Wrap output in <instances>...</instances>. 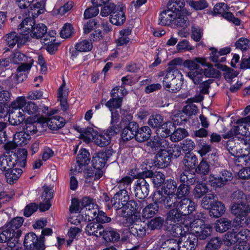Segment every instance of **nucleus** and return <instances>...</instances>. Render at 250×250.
<instances>
[{"mask_svg":"<svg viewBox=\"0 0 250 250\" xmlns=\"http://www.w3.org/2000/svg\"><path fill=\"white\" fill-rule=\"evenodd\" d=\"M30 139V135L23 131L16 133L14 136L13 141L17 145L22 146L26 145Z\"/></svg>","mask_w":250,"mask_h":250,"instance_id":"obj_38","label":"nucleus"},{"mask_svg":"<svg viewBox=\"0 0 250 250\" xmlns=\"http://www.w3.org/2000/svg\"><path fill=\"white\" fill-rule=\"evenodd\" d=\"M188 23V19L183 12L176 14L173 20V26L177 27L185 28Z\"/></svg>","mask_w":250,"mask_h":250,"instance_id":"obj_39","label":"nucleus"},{"mask_svg":"<svg viewBox=\"0 0 250 250\" xmlns=\"http://www.w3.org/2000/svg\"><path fill=\"white\" fill-rule=\"evenodd\" d=\"M222 244V240L220 238H212L207 243L205 250H218L221 247Z\"/></svg>","mask_w":250,"mask_h":250,"instance_id":"obj_58","label":"nucleus"},{"mask_svg":"<svg viewBox=\"0 0 250 250\" xmlns=\"http://www.w3.org/2000/svg\"><path fill=\"white\" fill-rule=\"evenodd\" d=\"M185 2L184 0H170L167 3V9L173 12L176 14L181 13L180 10L184 7Z\"/></svg>","mask_w":250,"mask_h":250,"instance_id":"obj_47","label":"nucleus"},{"mask_svg":"<svg viewBox=\"0 0 250 250\" xmlns=\"http://www.w3.org/2000/svg\"><path fill=\"white\" fill-rule=\"evenodd\" d=\"M22 173V169L18 167L8 170L5 174L7 182L10 184H13L18 180Z\"/></svg>","mask_w":250,"mask_h":250,"instance_id":"obj_34","label":"nucleus"},{"mask_svg":"<svg viewBox=\"0 0 250 250\" xmlns=\"http://www.w3.org/2000/svg\"><path fill=\"white\" fill-rule=\"evenodd\" d=\"M250 212L249 204L246 202L231 205V212L236 217V220L240 219L243 221Z\"/></svg>","mask_w":250,"mask_h":250,"instance_id":"obj_13","label":"nucleus"},{"mask_svg":"<svg viewBox=\"0 0 250 250\" xmlns=\"http://www.w3.org/2000/svg\"><path fill=\"white\" fill-rule=\"evenodd\" d=\"M146 225L142 226L139 224H134L130 228V232L136 237L142 238L146 235Z\"/></svg>","mask_w":250,"mask_h":250,"instance_id":"obj_48","label":"nucleus"},{"mask_svg":"<svg viewBox=\"0 0 250 250\" xmlns=\"http://www.w3.org/2000/svg\"><path fill=\"white\" fill-rule=\"evenodd\" d=\"M9 122L11 125H18L24 121L25 117L23 114V111L9 110Z\"/></svg>","mask_w":250,"mask_h":250,"instance_id":"obj_29","label":"nucleus"},{"mask_svg":"<svg viewBox=\"0 0 250 250\" xmlns=\"http://www.w3.org/2000/svg\"><path fill=\"white\" fill-rule=\"evenodd\" d=\"M146 204L147 202L146 200H142L137 202L133 200H128L121 209V215L126 217L134 214L137 211H139Z\"/></svg>","mask_w":250,"mask_h":250,"instance_id":"obj_11","label":"nucleus"},{"mask_svg":"<svg viewBox=\"0 0 250 250\" xmlns=\"http://www.w3.org/2000/svg\"><path fill=\"white\" fill-rule=\"evenodd\" d=\"M168 154L167 152H158L153 159L155 166L161 168L167 167L170 161Z\"/></svg>","mask_w":250,"mask_h":250,"instance_id":"obj_19","label":"nucleus"},{"mask_svg":"<svg viewBox=\"0 0 250 250\" xmlns=\"http://www.w3.org/2000/svg\"><path fill=\"white\" fill-rule=\"evenodd\" d=\"M163 81L164 88L170 92L176 93L179 91L183 84V75L178 70L172 68L166 71Z\"/></svg>","mask_w":250,"mask_h":250,"instance_id":"obj_3","label":"nucleus"},{"mask_svg":"<svg viewBox=\"0 0 250 250\" xmlns=\"http://www.w3.org/2000/svg\"><path fill=\"white\" fill-rule=\"evenodd\" d=\"M18 32L19 35L16 32H11L7 35L5 40L9 47H13L16 44L19 46L24 44L29 40V31L25 33H23L22 31Z\"/></svg>","mask_w":250,"mask_h":250,"instance_id":"obj_10","label":"nucleus"},{"mask_svg":"<svg viewBox=\"0 0 250 250\" xmlns=\"http://www.w3.org/2000/svg\"><path fill=\"white\" fill-rule=\"evenodd\" d=\"M188 133L184 128L179 127L175 129L170 135V139L173 142H178L187 136Z\"/></svg>","mask_w":250,"mask_h":250,"instance_id":"obj_49","label":"nucleus"},{"mask_svg":"<svg viewBox=\"0 0 250 250\" xmlns=\"http://www.w3.org/2000/svg\"><path fill=\"white\" fill-rule=\"evenodd\" d=\"M208 189L205 183L197 182L193 191L195 198L200 199L203 196L208 192Z\"/></svg>","mask_w":250,"mask_h":250,"instance_id":"obj_40","label":"nucleus"},{"mask_svg":"<svg viewBox=\"0 0 250 250\" xmlns=\"http://www.w3.org/2000/svg\"><path fill=\"white\" fill-rule=\"evenodd\" d=\"M151 131L148 126H145L137 129L136 131L135 139L138 142H143L150 137Z\"/></svg>","mask_w":250,"mask_h":250,"instance_id":"obj_31","label":"nucleus"},{"mask_svg":"<svg viewBox=\"0 0 250 250\" xmlns=\"http://www.w3.org/2000/svg\"><path fill=\"white\" fill-rule=\"evenodd\" d=\"M152 200L162 207L170 210L176 208L179 198L175 194L165 195L162 191L158 190L154 192Z\"/></svg>","mask_w":250,"mask_h":250,"instance_id":"obj_5","label":"nucleus"},{"mask_svg":"<svg viewBox=\"0 0 250 250\" xmlns=\"http://www.w3.org/2000/svg\"><path fill=\"white\" fill-rule=\"evenodd\" d=\"M177 188V183L172 179L167 180L162 188V192L165 195L175 194L174 192Z\"/></svg>","mask_w":250,"mask_h":250,"instance_id":"obj_41","label":"nucleus"},{"mask_svg":"<svg viewBox=\"0 0 250 250\" xmlns=\"http://www.w3.org/2000/svg\"><path fill=\"white\" fill-rule=\"evenodd\" d=\"M217 200L216 195L212 193L205 194L201 201V205L203 208L208 209Z\"/></svg>","mask_w":250,"mask_h":250,"instance_id":"obj_51","label":"nucleus"},{"mask_svg":"<svg viewBox=\"0 0 250 250\" xmlns=\"http://www.w3.org/2000/svg\"><path fill=\"white\" fill-rule=\"evenodd\" d=\"M47 27L42 23L34 24L29 31V34L33 38L41 39L47 33Z\"/></svg>","mask_w":250,"mask_h":250,"instance_id":"obj_24","label":"nucleus"},{"mask_svg":"<svg viewBox=\"0 0 250 250\" xmlns=\"http://www.w3.org/2000/svg\"><path fill=\"white\" fill-rule=\"evenodd\" d=\"M149 185L147 179L140 178L137 181L135 189V196L139 199L145 200L148 195Z\"/></svg>","mask_w":250,"mask_h":250,"instance_id":"obj_16","label":"nucleus"},{"mask_svg":"<svg viewBox=\"0 0 250 250\" xmlns=\"http://www.w3.org/2000/svg\"><path fill=\"white\" fill-rule=\"evenodd\" d=\"M39 123H46L48 127L53 130H57L64 125V119L58 116L49 118L41 117L38 119Z\"/></svg>","mask_w":250,"mask_h":250,"instance_id":"obj_14","label":"nucleus"},{"mask_svg":"<svg viewBox=\"0 0 250 250\" xmlns=\"http://www.w3.org/2000/svg\"><path fill=\"white\" fill-rule=\"evenodd\" d=\"M125 21V16L123 11V8L117 6V10L110 15V22L113 24L120 25L123 24Z\"/></svg>","mask_w":250,"mask_h":250,"instance_id":"obj_22","label":"nucleus"},{"mask_svg":"<svg viewBox=\"0 0 250 250\" xmlns=\"http://www.w3.org/2000/svg\"><path fill=\"white\" fill-rule=\"evenodd\" d=\"M129 196L126 190L117 192L111 200L112 206L116 210L122 209L128 201Z\"/></svg>","mask_w":250,"mask_h":250,"instance_id":"obj_12","label":"nucleus"},{"mask_svg":"<svg viewBox=\"0 0 250 250\" xmlns=\"http://www.w3.org/2000/svg\"><path fill=\"white\" fill-rule=\"evenodd\" d=\"M146 145L155 150H160V152H167L171 153L172 147L169 145V142L166 139V138L161 137H154L147 142Z\"/></svg>","mask_w":250,"mask_h":250,"instance_id":"obj_9","label":"nucleus"},{"mask_svg":"<svg viewBox=\"0 0 250 250\" xmlns=\"http://www.w3.org/2000/svg\"><path fill=\"white\" fill-rule=\"evenodd\" d=\"M212 80H208L201 83L200 85V91L198 96L195 97L196 101L198 102H201L203 99V94H207L208 93V89L210 87V84L212 83Z\"/></svg>","mask_w":250,"mask_h":250,"instance_id":"obj_53","label":"nucleus"},{"mask_svg":"<svg viewBox=\"0 0 250 250\" xmlns=\"http://www.w3.org/2000/svg\"><path fill=\"white\" fill-rule=\"evenodd\" d=\"M175 16H176L175 13L168 9L162 11L160 14L159 24L162 25L173 26Z\"/></svg>","mask_w":250,"mask_h":250,"instance_id":"obj_21","label":"nucleus"},{"mask_svg":"<svg viewBox=\"0 0 250 250\" xmlns=\"http://www.w3.org/2000/svg\"><path fill=\"white\" fill-rule=\"evenodd\" d=\"M176 189V193L175 194L179 198H183L188 196L190 190V186L185 184H180Z\"/></svg>","mask_w":250,"mask_h":250,"instance_id":"obj_61","label":"nucleus"},{"mask_svg":"<svg viewBox=\"0 0 250 250\" xmlns=\"http://www.w3.org/2000/svg\"><path fill=\"white\" fill-rule=\"evenodd\" d=\"M16 157L17 167H24L26 165L27 151L25 148L18 150L17 153L13 154Z\"/></svg>","mask_w":250,"mask_h":250,"instance_id":"obj_42","label":"nucleus"},{"mask_svg":"<svg viewBox=\"0 0 250 250\" xmlns=\"http://www.w3.org/2000/svg\"><path fill=\"white\" fill-rule=\"evenodd\" d=\"M26 104V100L24 96L18 97L16 99L13 101L9 106V110H19V111H23L22 109Z\"/></svg>","mask_w":250,"mask_h":250,"instance_id":"obj_46","label":"nucleus"},{"mask_svg":"<svg viewBox=\"0 0 250 250\" xmlns=\"http://www.w3.org/2000/svg\"><path fill=\"white\" fill-rule=\"evenodd\" d=\"M212 228L209 225H202L199 229L195 230L197 238L200 240H205L209 236L212 232Z\"/></svg>","mask_w":250,"mask_h":250,"instance_id":"obj_37","label":"nucleus"},{"mask_svg":"<svg viewBox=\"0 0 250 250\" xmlns=\"http://www.w3.org/2000/svg\"><path fill=\"white\" fill-rule=\"evenodd\" d=\"M23 222L22 217H16L5 224L3 228L4 230L0 233V243L4 242L8 238L12 237H20L21 234V231L20 228Z\"/></svg>","mask_w":250,"mask_h":250,"instance_id":"obj_4","label":"nucleus"},{"mask_svg":"<svg viewBox=\"0 0 250 250\" xmlns=\"http://www.w3.org/2000/svg\"><path fill=\"white\" fill-rule=\"evenodd\" d=\"M232 173L226 169H218L215 173L210 174L208 182L213 188H221L232 179Z\"/></svg>","mask_w":250,"mask_h":250,"instance_id":"obj_6","label":"nucleus"},{"mask_svg":"<svg viewBox=\"0 0 250 250\" xmlns=\"http://www.w3.org/2000/svg\"><path fill=\"white\" fill-rule=\"evenodd\" d=\"M102 235L104 239L107 242L117 241L120 238L119 234L111 228L105 230L104 229Z\"/></svg>","mask_w":250,"mask_h":250,"instance_id":"obj_44","label":"nucleus"},{"mask_svg":"<svg viewBox=\"0 0 250 250\" xmlns=\"http://www.w3.org/2000/svg\"><path fill=\"white\" fill-rule=\"evenodd\" d=\"M186 228L185 232L179 234V250H195L198 244L197 237L192 233H188V228Z\"/></svg>","mask_w":250,"mask_h":250,"instance_id":"obj_7","label":"nucleus"},{"mask_svg":"<svg viewBox=\"0 0 250 250\" xmlns=\"http://www.w3.org/2000/svg\"><path fill=\"white\" fill-rule=\"evenodd\" d=\"M133 180V178L130 176H126L122 178L118 183L119 191L126 190L127 188H130Z\"/></svg>","mask_w":250,"mask_h":250,"instance_id":"obj_62","label":"nucleus"},{"mask_svg":"<svg viewBox=\"0 0 250 250\" xmlns=\"http://www.w3.org/2000/svg\"><path fill=\"white\" fill-rule=\"evenodd\" d=\"M230 198L232 205L245 202L244 200L246 199V196L242 190L237 189L232 192Z\"/></svg>","mask_w":250,"mask_h":250,"instance_id":"obj_60","label":"nucleus"},{"mask_svg":"<svg viewBox=\"0 0 250 250\" xmlns=\"http://www.w3.org/2000/svg\"><path fill=\"white\" fill-rule=\"evenodd\" d=\"M238 123H241V124L238 125L233 127L237 134L250 135V125H249V124L248 125L246 124H245L243 123L242 121H240V120L238 121Z\"/></svg>","mask_w":250,"mask_h":250,"instance_id":"obj_64","label":"nucleus"},{"mask_svg":"<svg viewBox=\"0 0 250 250\" xmlns=\"http://www.w3.org/2000/svg\"><path fill=\"white\" fill-rule=\"evenodd\" d=\"M85 232L89 235L100 237L104 232L103 226L97 222H91L85 228Z\"/></svg>","mask_w":250,"mask_h":250,"instance_id":"obj_23","label":"nucleus"},{"mask_svg":"<svg viewBox=\"0 0 250 250\" xmlns=\"http://www.w3.org/2000/svg\"><path fill=\"white\" fill-rule=\"evenodd\" d=\"M90 161L89 153L85 149H81L77 157V162L80 167L87 164Z\"/></svg>","mask_w":250,"mask_h":250,"instance_id":"obj_57","label":"nucleus"},{"mask_svg":"<svg viewBox=\"0 0 250 250\" xmlns=\"http://www.w3.org/2000/svg\"><path fill=\"white\" fill-rule=\"evenodd\" d=\"M197 163L196 156L192 153H187L184 157L182 163L186 168L192 169L195 168Z\"/></svg>","mask_w":250,"mask_h":250,"instance_id":"obj_36","label":"nucleus"},{"mask_svg":"<svg viewBox=\"0 0 250 250\" xmlns=\"http://www.w3.org/2000/svg\"><path fill=\"white\" fill-rule=\"evenodd\" d=\"M204 75L203 70L200 68L190 71L187 74V76L193 81L195 84H198L201 83Z\"/></svg>","mask_w":250,"mask_h":250,"instance_id":"obj_43","label":"nucleus"},{"mask_svg":"<svg viewBox=\"0 0 250 250\" xmlns=\"http://www.w3.org/2000/svg\"><path fill=\"white\" fill-rule=\"evenodd\" d=\"M179 180L182 184L189 186L195 183L196 179L193 174L188 170H185L181 173L179 176Z\"/></svg>","mask_w":250,"mask_h":250,"instance_id":"obj_45","label":"nucleus"},{"mask_svg":"<svg viewBox=\"0 0 250 250\" xmlns=\"http://www.w3.org/2000/svg\"><path fill=\"white\" fill-rule=\"evenodd\" d=\"M248 142L244 140H235L234 138L229 139L226 144V148L229 153L233 156L238 157L240 152V146L245 144H248Z\"/></svg>","mask_w":250,"mask_h":250,"instance_id":"obj_17","label":"nucleus"},{"mask_svg":"<svg viewBox=\"0 0 250 250\" xmlns=\"http://www.w3.org/2000/svg\"><path fill=\"white\" fill-rule=\"evenodd\" d=\"M215 66L218 69H221L224 71V77L229 82H231L232 79L237 77L238 72L233 69L227 67L226 65L220 63H216Z\"/></svg>","mask_w":250,"mask_h":250,"instance_id":"obj_32","label":"nucleus"},{"mask_svg":"<svg viewBox=\"0 0 250 250\" xmlns=\"http://www.w3.org/2000/svg\"><path fill=\"white\" fill-rule=\"evenodd\" d=\"M208 209H210L209 213L210 216L218 218L225 213L226 208L221 202L217 200Z\"/></svg>","mask_w":250,"mask_h":250,"instance_id":"obj_25","label":"nucleus"},{"mask_svg":"<svg viewBox=\"0 0 250 250\" xmlns=\"http://www.w3.org/2000/svg\"><path fill=\"white\" fill-rule=\"evenodd\" d=\"M163 122V118L160 114L152 115L148 120V125L153 128L160 127Z\"/></svg>","mask_w":250,"mask_h":250,"instance_id":"obj_59","label":"nucleus"},{"mask_svg":"<svg viewBox=\"0 0 250 250\" xmlns=\"http://www.w3.org/2000/svg\"><path fill=\"white\" fill-rule=\"evenodd\" d=\"M171 238L163 242L160 248V250H179L180 236Z\"/></svg>","mask_w":250,"mask_h":250,"instance_id":"obj_26","label":"nucleus"},{"mask_svg":"<svg viewBox=\"0 0 250 250\" xmlns=\"http://www.w3.org/2000/svg\"><path fill=\"white\" fill-rule=\"evenodd\" d=\"M44 6L45 4L43 1L36 2L30 7V10H29V9L26 10L28 11L27 14L28 16H31V17L34 19L36 17L44 12Z\"/></svg>","mask_w":250,"mask_h":250,"instance_id":"obj_33","label":"nucleus"},{"mask_svg":"<svg viewBox=\"0 0 250 250\" xmlns=\"http://www.w3.org/2000/svg\"><path fill=\"white\" fill-rule=\"evenodd\" d=\"M75 46L76 50L80 52H88L93 47L92 42L87 40H84L77 43Z\"/></svg>","mask_w":250,"mask_h":250,"instance_id":"obj_56","label":"nucleus"},{"mask_svg":"<svg viewBox=\"0 0 250 250\" xmlns=\"http://www.w3.org/2000/svg\"><path fill=\"white\" fill-rule=\"evenodd\" d=\"M65 83L63 81V83L58 89V98L60 102V105L63 111H66L68 108L67 103L68 91L64 89Z\"/></svg>","mask_w":250,"mask_h":250,"instance_id":"obj_20","label":"nucleus"},{"mask_svg":"<svg viewBox=\"0 0 250 250\" xmlns=\"http://www.w3.org/2000/svg\"><path fill=\"white\" fill-rule=\"evenodd\" d=\"M25 18L22 21L19 25L18 31H22L23 33H27L35 24V21L31 16H28L26 11H25Z\"/></svg>","mask_w":250,"mask_h":250,"instance_id":"obj_28","label":"nucleus"},{"mask_svg":"<svg viewBox=\"0 0 250 250\" xmlns=\"http://www.w3.org/2000/svg\"><path fill=\"white\" fill-rule=\"evenodd\" d=\"M198 63L206 65V59L203 58H195L193 60H187L183 62V65L191 71L199 68Z\"/></svg>","mask_w":250,"mask_h":250,"instance_id":"obj_35","label":"nucleus"},{"mask_svg":"<svg viewBox=\"0 0 250 250\" xmlns=\"http://www.w3.org/2000/svg\"><path fill=\"white\" fill-rule=\"evenodd\" d=\"M159 204L156 202L147 205L143 209L142 213V217L145 219L153 217L158 212Z\"/></svg>","mask_w":250,"mask_h":250,"instance_id":"obj_30","label":"nucleus"},{"mask_svg":"<svg viewBox=\"0 0 250 250\" xmlns=\"http://www.w3.org/2000/svg\"><path fill=\"white\" fill-rule=\"evenodd\" d=\"M138 129V125L135 122H129L125 126L122 133V138L124 141H127L135 137L136 131Z\"/></svg>","mask_w":250,"mask_h":250,"instance_id":"obj_18","label":"nucleus"},{"mask_svg":"<svg viewBox=\"0 0 250 250\" xmlns=\"http://www.w3.org/2000/svg\"><path fill=\"white\" fill-rule=\"evenodd\" d=\"M184 216L176 208L169 210L167 213L166 226L173 236L178 237L185 232V229L180 224Z\"/></svg>","mask_w":250,"mask_h":250,"instance_id":"obj_2","label":"nucleus"},{"mask_svg":"<svg viewBox=\"0 0 250 250\" xmlns=\"http://www.w3.org/2000/svg\"><path fill=\"white\" fill-rule=\"evenodd\" d=\"M231 226V221L226 218H221L218 221L215 228L216 231L222 233L230 229Z\"/></svg>","mask_w":250,"mask_h":250,"instance_id":"obj_50","label":"nucleus"},{"mask_svg":"<svg viewBox=\"0 0 250 250\" xmlns=\"http://www.w3.org/2000/svg\"><path fill=\"white\" fill-rule=\"evenodd\" d=\"M131 30L129 29H125L120 32L121 37L117 40L118 45H124L126 44L130 41L128 36L131 34Z\"/></svg>","mask_w":250,"mask_h":250,"instance_id":"obj_55","label":"nucleus"},{"mask_svg":"<svg viewBox=\"0 0 250 250\" xmlns=\"http://www.w3.org/2000/svg\"><path fill=\"white\" fill-rule=\"evenodd\" d=\"M176 208L184 216L191 213L195 209V203L187 198H179Z\"/></svg>","mask_w":250,"mask_h":250,"instance_id":"obj_15","label":"nucleus"},{"mask_svg":"<svg viewBox=\"0 0 250 250\" xmlns=\"http://www.w3.org/2000/svg\"><path fill=\"white\" fill-rule=\"evenodd\" d=\"M43 237L39 239L33 232L27 234L24 238V246L30 250H44L45 249Z\"/></svg>","mask_w":250,"mask_h":250,"instance_id":"obj_8","label":"nucleus"},{"mask_svg":"<svg viewBox=\"0 0 250 250\" xmlns=\"http://www.w3.org/2000/svg\"><path fill=\"white\" fill-rule=\"evenodd\" d=\"M170 125V123H165L159 127L156 130L157 137L166 138L169 136L171 133Z\"/></svg>","mask_w":250,"mask_h":250,"instance_id":"obj_54","label":"nucleus"},{"mask_svg":"<svg viewBox=\"0 0 250 250\" xmlns=\"http://www.w3.org/2000/svg\"><path fill=\"white\" fill-rule=\"evenodd\" d=\"M93 140L95 144L103 147L110 143V137L108 134H97L93 137Z\"/></svg>","mask_w":250,"mask_h":250,"instance_id":"obj_52","label":"nucleus"},{"mask_svg":"<svg viewBox=\"0 0 250 250\" xmlns=\"http://www.w3.org/2000/svg\"><path fill=\"white\" fill-rule=\"evenodd\" d=\"M146 178L148 182L151 181L154 186L159 187L164 183L165 179V176L160 172L153 173L151 171H148L146 173Z\"/></svg>","mask_w":250,"mask_h":250,"instance_id":"obj_27","label":"nucleus"},{"mask_svg":"<svg viewBox=\"0 0 250 250\" xmlns=\"http://www.w3.org/2000/svg\"><path fill=\"white\" fill-rule=\"evenodd\" d=\"M224 244L227 246H230L237 242L235 229L228 231L225 235Z\"/></svg>","mask_w":250,"mask_h":250,"instance_id":"obj_63","label":"nucleus"},{"mask_svg":"<svg viewBox=\"0 0 250 250\" xmlns=\"http://www.w3.org/2000/svg\"><path fill=\"white\" fill-rule=\"evenodd\" d=\"M10 61L16 64L21 63L17 68V74H12L11 78L15 83L22 82L26 77V74L23 76L22 72L25 73L30 69L34 62L33 60L30 57H27L21 52H17L11 55Z\"/></svg>","mask_w":250,"mask_h":250,"instance_id":"obj_1","label":"nucleus"}]
</instances>
